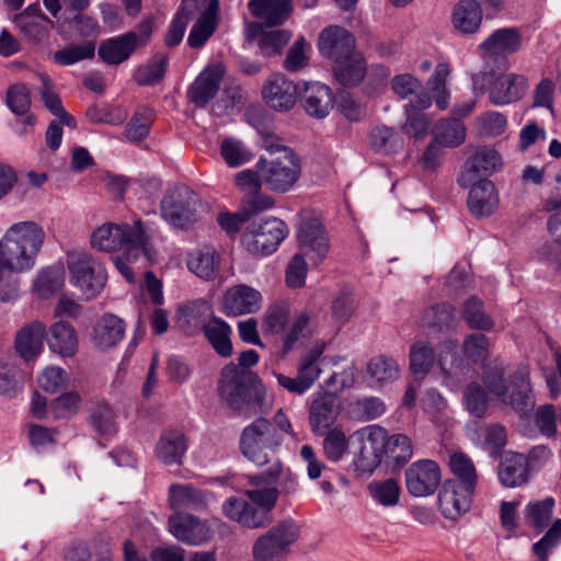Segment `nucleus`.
<instances>
[{"label": "nucleus", "mask_w": 561, "mask_h": 561, "mask_svg": "<svg viewBox=\"0 0 561 561\" xmlns=\"http://www.w3.org/2000/svg\"><path fill=\"white\" fill-rule=\"evenodd\" d=\"M46 241L42 225L34 220H22L9 226L0 237V300L9 302L19 297L16 282L5 275L31 272Z\"/></svg>", "instance_id": "1"}, {"label": "nucleus", "mask_w": 561, "mask_h": 561, "mask_svg": "<svg viewBox=\"0 0 561 561\" xmlns=\"http://www.w3.org/2000/svg\"><path fill=\"white\" fill-rule=\"evenodd\" d=\"M90 245L100 252H118L113 257V263L129 283L135 282L130 265L137 262L140 254L152 260L147 248V234L140 220L134 221L133 225L104 222L91 232Z\"/></svg>", "instance_id": "2"}, {"label": "nucleus", "mask_w": 561, "mask_h": 561, "mask_svg": "<svg viewBox=\"0 0 561 561\" xmlns=\"http://www.w3.org/2000/svg\"><path fill=\"white\" fill-rule=\"evenodd\" d=\"M219 393L231 410L247 419L267 414L274 405V396L260 379L236 368L224 369Z\"/></svg>", "instance_id": "3"}, {"label": "nucleus", "mask_w": 561, "mask_h": 561, "mask_svg": "<svg viewBox=\"0 0 561 561\" xmlns=\"http://www.w3.org/2000/svg\"><path fill=\"white\" fill-rule=\"evenodd\" d=\"M483 382L490 393L516 412L526 414L534 408L529 371L526 367L518 368L513 376H507L502 364L490 365L484 370Z\"/></svg>", "instance_id": "4"}, {"label": "nucleus", "mask_w": 561, "mask_h": 561, "mask_svg": "<svg viewBox=\"0 0 561 561\" xmlns=\"http://www.w3.org/2000/svg\"><path fill=\"white\" fill-rule=\"evenodd\" d=\"M265 147L271 152V158L260 159L256 163L260 179L267 190L279 194L287 193L300 176V159L286 146L271 144Z\"/></svg>", "instance_id": "5"}, {"label": "nucleus", "mask_w": 561, "mask_h": 561, "mask_svg": "<svg viewBox=\"0 0 561 561\" xmlns=\"http://www.w3.org/2000/svg\"><path fill=\"white\" fill-rule=\"evenodd\" d=\"M69 283L76 287L85 299H92L104 289L107 274L102 263L83 251L67 253Z\"/></svg>", "instance_id": "6"}, {"label": "nucleus", "mask_w": 561, "mask_h": 561, "mask_svg": "<svg viewBox=\"0 0 561 561\" xmlns=\"http://www.w3.org/2000/svg\"><path fill=\"white\" fill-rule=\"evenodd\" d=\"M280 443L282 437L273 424L264 417H257L242 430L239 447L248 460L256 466H264L270 462L271 454Z\"/></svg>", "instance_id": "7"}, {"label": "nucleus", "mask_w": 561, "mask_h": 561, "mask_svg": "<svg viewBox=\"0 0 561 561\" xmlns=\"http://www.w3.org/2000/svg\"><path fill=\"white\" fill-rule=\"evenodd\" d=\"M385 428L373 424L351 434L353 465L360 473H371L381 462L386 444Z\"/></svg>", "instance_id": "8"}, {"label": "nucleus", "mask_w": 561, "mask_h": 561, "mask_svg": "<svg viewBox=\"0 0 561 561\" xmlns=\"http://www.w3.org/2000/svg\"><path fill=\"white\" fill-rule=\"evenodd\" d=\"M299 538V527L291 520H283L261 535L252 547L254 561H283Z\"/></svg>", "instance_id": "9"}, {"label": "nucleus", "mask_w": 561, "mask_h": 561, "mask_svg": "<svg viewBox=\"0 0 561 561\" xmlns=\"http://www.w3.org/2000/svg\"><path fill=\"white\" fill-rule=\"evenodd\" d=\"M287 236L284 221L268 217L253 221L242 236V243L248 252L255 255H270Z\"/></svg>", "instance_id": "10"}, {"label": "nucleus", "mask_w": 561, "mask_h": 561, "mask_svg": "<svg viewBox=\"0 0 561 561\" xmlns=\"http://www.w3.org/2000/svg\"><path fill=\"white\" fill-rule=\"evenodd\" d=\"M199 199L187 186H180L160 203L162 218L174 228L186 229L197 221Z\"/></svg>", "instance_id": "11"}, {"label": "nucleus", "mask_w": 561, "mask_h": 561, "mask_svg": "<svg viewBox=\"0 0 561 561\" xmlns=\"http://www.w3.org/2000/svg\"><path fill=\"white\" fill-rule=\"evenodd\" d=\"M297 254L307 259L311 265H319L328 256L330 250L329 237L321 221L310 215L301 217L297 226Z\"/></svg>", "instance_id": "12"}, {"label": "nucleus", "mask_w": 561, "mask_h": 561, "mask_svg": "<svg viewBox=\"0 0 561 561\" xmlns=\"http://www.w3.org/2000/svg\"><path fill=\"white\" fill-rule=\"evenodd\" d=\"M218 0H184V12L188 18L199 14L187 36L190 47L202 48L213 36L218 26Z\"/></svg>", "instance_id": "13"}, {"label": "nucleus", "mask_w": 561, "mask_h": 561, "mask_svg": "<svg viewBox=\"0 0 561 561\" xmlns=\"http://www.w3.org/2000/svg\"><path fill=\"white\" fill-rule=\"evenodd\" d=\"M408 492L415 497L432 495L442 481L438 463L431 459H420L412 462L404 472Z\"/></svg>", "instance_id": "14"}, {"label": "nucleus", "mask_w": 561, "mask_h": 561, "mask_svg": "<svg viewBox=\"0 0 561 561\" xmlns=\"http://www.w3.org/2000/svg\"><path fill=\"white\" fill-rule=\"evenodd\" d=\"M342 412L341 400L330 393L320 392L312 397L308 409V421L316 436H323L332 430Z\"/></svg>", "instance_id": "15"}, {"label": "nucleus", "mask_w": 561, "mask_h": 561, "mask_svg": "<svg viewBox=\"0 0 561 561\" xmlns=\"http://www.w3.org/2000/svg\"><path fill=\"white\" fill-rule=\"evenodd\" d=\"M528 90L529 82L526 76L507 71L493 78L488 89V96L493 105L505 106L522 100Z\"/></svg>", "instance_id": "16"}, {"label": "nucleus", "mask_w": 561, "mask_h": 561, "mask_svg": "<svg viewBox=\"0 0 561 561\" xmlns=\"http://www.w3.org/2000/svg\"><path fill=\"white\" fill-rule=\"evenodd\" d=\"M474 488L471 484H461L458 480L444 482L438 493V508L442 515L451 520L466 514L472 502Z\"/></svg>", "instance_id": "17"}, {"label": "nucleus", "mask_w": 561, "mask_h": 561, "mask_svg": "<svg viewBox=\"0 0 561 561\" xmlns=\"http://www.w3.org/2000/svg\"><path fill=\"white\" fill-rule=\"evenodd\" d=\"M216 496L188 483H174L169 486L168 503L175 513L202 511L216 502Z\"/></svg>", "instance_id": "18"}, {"label": "nucleus", "mask_w": 561, "mask_h": 561, "mask_svg": "<svg viewBox=\"0 0 561 561\" xmlns=\"http://www.w3.org/2000/svg\"><path fill=\"white\" fill-rule=\"evenodd\" d=\"M265 103L278 112L290 111L297 101L298 85L282 73L271 76L262 87Z\"/></svg>", "instance_id": "19"}, {"label": "nucleus", "mask_w": 561, "mask_h": 561, "mask_svg": "<svg viewBox=\"0 0 561 561\" xmlns=\"http://www.w3.org/2000/svg\"><path fill=\"white\" fill-rule=\"evenodd\" d=\"M318 48L321 55L333 62L344 60L355 51V38L344 27L327 26L319 36Z\"/></svg>", "instance_id": "20"}, {"label": "nucleus", "mask_w": 561, "mask_h": 561, "mask_svg": "<svg viewBox=\"0 0 561 561\" xmlns=\"http://www.w3.org/2000/svg\"><path fill=\"white\" fill-rule=\"evenodd\" d=\"M169 530L180 541L198 546L211 538L207 522L191 514L175 513L169 518Z\"/></svg>", "instance_id": "21"}, {"label": "nucleus", "mask_w": 561, "mask_h": 561, "mask_svg": "<svg viewBox=\"0 0 561 561\" xmlns=\"http://www.w3.org/2000/svg\"><path fill=\"white\" fill-rule=\"evenodd\" d=\"M263 297L255 288L240 284L226 290L222 296V311L227 316L238 317L257 312Z\"/></svg>", "instance_id": "22"}, {"label": "nucleus", "mask_w": 561, "mask_h": 561, "mask_svg": "<svg viewBox=\"0 0 561 561\" xmlns=\"http://www.w3.org/2000/svg\"><path fill=\"white\" fill-rule=\"evenodd\" d=\"M503 167L500 153L488 147L478 148L466 163L458 182L461 186L468 187L473 181L480 180L481 174L490 175Z\"/></svg>", "instance_id": "23"}, {"label": "nucleus", "mask_w": 561, "mask_h": 561, "mask_svg": "<svg viewBox=\"0 0 561 561\" xmlns=\"http://www.w3.org/2000/svg\"><path fill=\"white\" fill-rule=\"evenodd\" d=\"M468 207L477 217L491 216L499 207L500 198L495 185L488 179H480L470 184Z\"/></svg>", "instance_id": "24"}, {"label": "nucleus", "mask_w": 561, "mask_h": 561, "mask_svg": "<svg viewBox=\"0 0 561 561\" xmlns=\"http://www.w3.org/2000/svg\"><path fill=\"white\" fill-rule=\"evenodd\" d=\"M300 102L309 116L321 119L327 117L333 108V93L324 83L306 82Z\"/></svg>", "instance_id": "25"}, {"label": "nucleus", "mask_w": 561, "mask_h": 561, "mask_svg": "<svg viewBox=\"0 0 561 561\" xmlns=\"http://www.w3.org/2000/svg\"><path fill=\"white\" fill-rule=\"evenodd\" d=\"M222 513L228 519L251 529L265 527L271 522L264 513H260L257 508L238 496L225 500Z\"/></svg>", "instance_id": "26"}, {"label": "nucleus", "mask_w": 561, "mask_h": 561, "mask_svg": "<svg viewBox=\"0 0 561 561\" xmlns=\"http://www.w3.org/2000/svg\"><path fill=\"white\" fill-rule=\"evenodd\" d=\"M225 75V67L218 62L206 67L190 89V99L197 106H205L217 93Z\"/></svg>", "instance_id": "27"}, {"label": "nucleus", "mask_w": 561, "mask_h": 561, "mask_svg": "<svg viewBox=\"0 0 561 561\" xmlns=\"http://www.w3.org/2000/svg\"><path fill=\"white\" fill-rule=\"evenodd\" d=\"M522 46V37L516 28H499L480 45L483 57H505L516 53Z\"/></svg>", "instance_id": "28"}, {"label": "nucleus", "mask_w": 561, "mask_h": 561, "mask_svg": "<svg viewBox=\"0 0 561 561\" xmlns=\"http://www.w3.org/2000/svg\"><path fill=\"white\" fill-rule=\"evenodd\" d=\"M46 333V325L34 320L23 325L15 335L14 347L16 353L24 360L36 358L43 351V340Z\"/></svg>", "instance_id": "29"}, {"label": "nucleus", "mask_w": 561, "mask_h": 561, "mask_svg": "<svg viewBox=\"0 0 561 561\" xmlns=\"http://www.w3.org/2000/svg\"><path fill=\"white\" fill-rule=\"evenodd\" d=\"M453 27L462 35L477 33L483 21V12L476 0H459L451 10Z\"/></svg>", "instance_id": "30"}, {"label": "nucleus", "mask_w": 561, "mask_h": 561, "mask_svg": "<svg viewBox=\"0 0 561 561\" xmlns=\"http://www.w3.org/2000/svg\"><path fill=\"white\" fill-rule=\"evenodd\" d=\"M137 36L126 33L103 41L98 49L99 57L108 66L126 61L137 48Z\"/></svg>", "instance_id": "31"}, {"label": "nucleus", "mask_w": 561, "mask_h": 561, "mask_svg": "<svg viewBox=\"0 0 561 561\" xmlns=\"http://www.w3.org/2000/svg\"><path fill=\"white\" fill-rule=\"evenodd\" d=\"M432 105V99L426 92L419 93L414 100L405 104L407 122L403 125V131L415 138H424L430 128L431 122L421 111Z\"/></svg>", "instance_id": "32"}, {"label": "nucleus", "mask_w": 561, "mask_h": 561, "mask_svg": "<svg viewBox=\"0 0 561 561\" xmlns=\"http://www.w3.org/2000/svg\"><path fill=\"white\" fill-rule=\"evenodd\" d=\"M250 12L260 20L259 24L275 26L284 23L291 13L290 0H250Z\"/></svg>", "instance_id": "33"}, {"label": "nucleus", "mask_w": 561, "mask_h": 561, "mask_svg": "<svg viewBox=\"0 0 561 561\" xmlns=\"http://www.w3.org/2000/svg\"><path fill=\"white\" fill-rule=\"evenodd\" d=\"M125 334L122 319L112 313L103 314L92 330V342L99 350H108L121 342Z\"/></svg>", "instance_id": "34"}, {"label": "nucleus", "mask_w": 561, "mask_h": 561, "mask_svg": "<svg viewBox=\"0 0 561 561\" xmlns=\"http://www.w3.org/2000/svg\"><path fill=\"white\" fill-rule=\"evenodd\" d=\"M187 450L185 435L178 430L163 433L157 442L154 455L157 459L167 465H180Z\"/></svg>", "instance_id": "35"}, {"label": "nucleus", "mask_w": 561, "mask_h": 561, "mask_svg": "<svg viewBox=\"0 0 561 561\" xmlns=\"http://www.w3.org/2000/svg\"><path fill=\"white\" fill-rule=\"evenodd\" d=\"M48 347L64 357L73 356L79 347V339L75 328L66 321H57L48 331Z\"/></svg>", "instance_id": "36"}, {"label": "nucleus", "mask_w": 561, "mask_h": 561, "mask_svg": "<svg viewBox=\"0 0 561 561\" xmlns=\"http://www.w3.org/2000/svg\"><path fill=\"white\" fill-rule=\"evenodd\" d=\"M365 376L371 387L382 388L399 378L400 367L393 358L378 355L367 363Z\"/></svg>", "instance_id": "37"}, {"label": "nucleus", "mask_w": 561, "mask_h": 561, "mask_svg": "<svg viewBox=\"0 0 561 561\" xmlns=\"http://www.w3.org/2000/svg\"><path fill=\"white\" fill-rule=\"evenodd\" d=\"M65 285V270L61 264H53L37 272L32 291L41 299H49Z\"/></svg>", "instance_id": "38"}, {"label": "nucleus", "mask_w": 561, "mask_h": 561, "mask_svg": "<svg viewBox=\"0 0 561 561\" xmlns=\"http://www.w3.org/2000/svg\"><path fill=\"white\" fill-rule=\"evenodd\" d=\"M248 481L252 488L245 491V495L260 513H264L271 519L268 513L275 507L280 491L275 486H267L263 474L248 476Z\"/></svg>", "instance_id": "39"}, {"label": "nucleus", "mask_w": 561, "mask_h": 561, "mask_svg": "<svg viewBox=\"0 0 561 561\" xmlns=\"http://www.w3.org/2000/svg\"><path fill=\"white\" fill-rule=\"evenodd\" d=\"M527 459L523 454H503L499 467V479L503 485L516 488L527 481Z\"/></svg>", "instance_id": "40"}, {"label": "nucleus", "mask_w": 561, "mask_h": 561, "mask_svg": "<svg viewBox=\"0 0 561 561\" xmlns=\"http://www.w3.org/2000/svg\"><path fill=\"white\" fill-rule=\"evenodd\" d=\"M247 33L249 37L259 38L260 50L265 56L278 54L291 37L285 30L264 31L259 23H249Z\"/></svg>", "instance_id": "41"}, {"label": "nucleus", "mask_w": 561, "mask_h": 561, "mask_svg": "<svg viewBox=\"0 0 561 561\" xmlns=\"http://www.w3.org/2000/svg\"><path fill=\"white\" fill-rule=\"evenodd\" d=\"M334 64L335 78L344 87L359 84L366 75L365 58L357 50L350 54L344 60H337Z\"/></svg>", "instance_id": "42"}, {"label": "nucleus", "mask_w": 561, "mask_h": 561, "mask_svg": "<svg viewBox=\"0 0 561 561\" xmlns=\"http://www.w3.org/2000/svg\"><path fill=\"white\" fill-rule=\"evenodd\" d=\"M203 331L217 354L222 357H229L232 354V344L230 341L232 331L226 321L219 318H213L203 325Z\"/></svg>", "instance_id": "43"}, {"label": "nucleus", "mask_w": 561, "mask_h": 561, "mask_svg": "<svg viewBox=\"0 0 561 561\" xmlns=\"http://www.w3.org/2000/svg\"><path fill=\"white\" fill-rule=\"evenodd\" d=\"M313 332L311 317L307 312H300L295 316L291 323L285 331L282 339L280 356L286 357L293 352L297 344Z\"/></svg>", "instance_id": "44"}, {"label": "nucleus", "mask_w": 561, "mask_h": 561, "mask_svg": "<svg viewBox=\"0 0 561 561\" xmlns=\"http://www.w3.org/2000/svg\"><path fill=\"white\" fill-rule=\"evenodd\" d=\"M450 66L447 62H439L426 82L427 90L432 94H427L432 101L434 100L439 110H446L449 105L450 92L447 88V81L450 77Z\"/></svg>", "instance_id": "45"}, {"label": "nucleus", "mask_w": 561, "mask_h": 561, "mask_svg": "<svg viewBox=\"0 0 561 561\" xmlns=\"http://www.w3.org/2000/svg\"><path fill=\"white\" fill-rule=\"evenodd\" d=\"M323 436L322 451L330 462L336 463L351 453V435L347 436L342 427L335 426Z\"/></svg>", "instance_id": "46"}, {"label": "nucleus", "mask_w": 561, "mask_h": 561, "mask_svg": "<svg viewBox=\"0 0 561 561\" xmlns=\"http://www.w3.org/2000/svg\"><path fill=\"white\" fill-rule=\"evenodd\" d=\"M218 265L219 255L211 248H203L192 252L187 261L190 271L206 280L216 276Z\"/></svg>", "instance_id": "47"}, {"label": "nucleus", "mask_w": 561, "mask_h": 561, "mask_svg": "<svg viewBox=\"0 0 561 561\" xmlns=\"http://www.w3.org/2000/svg\"><path fill=\"white\" fill-rule=\"evenodd\" d=\"M386 444L383 447V455L397 465L408 462L413 456V444L409 436L405 434L388 435L385 428Z\"/></svg>", "instance_id": "48"}, {"label": "nucleus", "mask_w": 561, "mask_h": 561, "mask_svg": "<svg viewBox=\"0 0 561 561\" xmlns=\"http://www.w3.org/2000/svg\"><path fill=\"white\" fill-rule=\"evenodd\" d=\"M433 139L443 147H458L466 140V127L459 119H444L436 125Z\"/></svg>", "instance_id": "49"}, {"label": "nucleus", "mask_w": 561, "mask_h": 561, "mask_svg": "<svg viewBox=\"0 0 561 561\" xmlns=\"http://www.w3.org/2000/svg\"><path fill=\"white\" fill-rule=\"evenodd\" d=\"M368 492L373 500L386 507L396 506L399 503L401 488L397 480H375L368 484Z\"/></svg>", "instance_id": "50"}, {"label": "nucleus", "mask_w": 561, "mask_h": 561, "mask_svg": "<svg viewBox=\"0 0 561 561\" xmlns=\"http://www.w3.org/2000/svg\"><path fill=\"white\" fill-rule=\"evenodd\" d=\"M290 306L287 301H276L271 305L263 317L262 329L268 334H278L288 324Z\"/></svg>", "instance_id": "51"}, {"label": "nucleus", "mask_w": 561, "mask_h": 561, "mask_svg": "<svg viewBox=\"0 0 561 561\" xmlns=\"http://www.w3.org/2000/svg\"><path fill=\"white\" fill-rule=\"evenodd\" d=\"M435 360L433 346L423 341L413 343L410 347V368L415 376L424 377L431 370Z\"/></svg>", "instance_id": "52"}, {"label": "nucleus", "mask_w": 561, "mask_h": 561, "mask_svg": "<svg viewBox=\"0 0 561 561\" xmlns=\"http://www.w3.org/2000/svg\"><path fill=\"white\" fill-rule=\"evenodd\" d=\"M90 423L92 427L103 436L113 435L117 431L114 411L110 404L104 401L94 403L90 413Z\"/></svg>", "instance_id": "53"}, {"label": "nucleus", "mask_w": 561, "mask_h": 561, "mask_svg": "<svg viewBox=\"0 0 561 561\" xmlns=\"http://www.w3.org/2000/svg\"><path fill=\"white\" fill-rule=\"evenodd\" d=\"M323 353L322 346H316L300 360L297 376L309 390L320 377L322 369L319 358Z\"/></svg>", "instance_id": "54"}, {"label": "nucleus", "mask_w": 561, "mask_h": 561, "mask_svg": "<svg viewBox=\"0 0 561 561\" xmlns=\"http://www.w3.org/2000/svg\"><path fill=\"white\" fill-rule=\"evenodd\" d=\"M462 316L467 324L472 329L489 331L494 327V322L483 310L482 301L477 297H470L466 300Z\"/></svg>", "instance_id": "55"}, {"label": "nucleus", "mask_w": 561, "mask_h": 561, "mask_svg": "<svg viewBox=\"0 0 561 561\" xmlns=\"http://www.w3.org/2000/svg\"><path fill=\"white\" fill-rule=\"evenodd\" d=\"M95 45L93 42H84L82 44H72L62 49L57 50L53 59L60 66H71L84 59L94 56Z\"/></svg>", "instance_id": "56"}, {"label": "nucleus", "mask_w": 561, "mask_h": 561, "mask_svg": "<svg viewBox=\"0 0 561 561\" xmlns=\"http://www.w3.org/2000/svg\"><path fill=\"white\" fill-rule=\"evenodd\" d=\"M476 128L483 137H497L505 133L507 118L500 112L488 111L477 117Z\"/></svg>", "instance_id": "57"}, {"label": "nucleus", "mask_w": 561, "mask_h": 561, "mask_svg": "<svg viewBox=\"0 0 561 561\" xmlns=\"http://www.w3.org/2000/svg\"><path fill=\"white\" fill-rule=\"evenodd\" d=\"M168 57L164 55L153 56L149 62L139 67L135 72V80L138 84L149 85L159 82L165 73Z\"/></svg>", "instance_id": "58"}, {"label": "nucleus", "mask_w": 561, "mask_h": 561, "mask_svg": "<svg viewBox=\"0 0 561 561\" xmlns=\"http://www.w3.org/2000/svg\"><path fill=\"white\" fill-rule=\"evenodd\" d=\"M220 152L230 168H238L253 159V153L247 146L234 138H226L220 146Z\"/></svg>", "instance_id": "59"}, {"label": "nucleus", "mask_w": 561, "mask_h": 561, "mask_svg": "<svg viewBox=\"0 0 561 561\" xmlns=\"http://www.w3.org/2000/svg\"><path fill=\"white\" fill-rule=\"evenodd\" d=\"M449 468L456 477L455 480H458L461 484L470 483L471 488H476L477 472L469 457L462 453H453L449 457Z\"/></svg>", "instance_id": "60"}, {"label": "nucleus", "mask_w": 561, "mask_h": 561, "mask_svg": "<svg viewBox=\"0 0 561 561\" xmlns=\"http://www.w3.org/2000/svg\"><path fill=\"white\" fill-rule=\"evenodd\" d=\"M554 501L548 497L541 502L528 504L526 507L527 523L538 529L542 530L548 526L552 517Z\"/></svg>", "instance_id": "61"}, {"label": "nucleus", "mask_w": 561, "mask_h": 561, "mask_svg": "<svg viewBox=\"0 0 561 561\" xmlns=\"http://www.w3.org/2000/svg\"><path fill=\"white\" fill-rule=\"evenodd\" d=\"M69 375L67 371L58 366H50L45 368L42 374L38 376V385L39 387L50 393H55L69 383Z\"/></svg>", "instance_id": "62"}, {"label": "nucleus", "mask_w": 561, "mask_h": 561, "mask_svg": "<svg viewBox=\"0 0 561 561\" xmlns=\"http://www.w3.org/2000/svg\"><path fill=\"white\" fill-rule=\"evenodd\" d=\"M311 45L304 38H298L289 48L284 61L286 70L295 72L307 66Z\"/></svg>", "instance_id": "63"}, {"label": "nucleus", "mask_w": 561, "mask_h": 561, "mask_svg": "<svg viewBox=\"0 0 561 561\" xmlns=\"http://www.w3.org/2000/svg\"><path fill=\"white\" fill-rule=\"evenodd\" d=\"M490 342L482 333L469 334L462 344V353L466 358L473 363L482 362L489 353Z\"/></svg>", "instance_id": "64"}]
</instances>
